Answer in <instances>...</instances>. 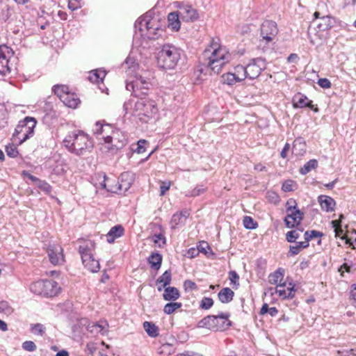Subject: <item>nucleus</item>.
I'll list each match as a JSON object with an SVG mask.
<instances>
[{
	"label": "nucleus",
	"instance_id": "1",
	"mask_svg": "<svg viewBox=\"0 0 356 356\" xmlns=\"http://www.w3.org/2000/svg\"><path fill=\"white\" fill-rule=\"evenodd\" d=\"M134 29V38L141 37L148 40L159 38L164 31L160 17L151 11L147 12L136 21Z\"/></svg>",
	"mask_w": 356,
	"mask_h": 356
},
{
	"label": "nucleus",
	"instance_id": "2",
	"mask_svg": "<svg viewBox=\"0 0 356 356\" xmlns=\"http://www.w3.org/2000/svg\"><path fill=\"white\" fill-rule=\"evenodd\" d=\"M63 144L68 152L76 156L90 152L93 148V143L89 136L81 130L69 132Z\"/></svg>",
	"mask_w": 356,
	"mask_h": 356
},
{
	"label": "nucleus",
	"instance_id": "3",
	"mask_svg": "<svg viewBox=\"0 0 356 356\" xmlns=\"http://www.w3.org/2000/svg\"><path fill=\"white\" fill-rule=\"evenodd\" d=\"M184 55V51L181 48L170 43L164 44L157 53V65L165 70H173L178 65Z\"/></svg>",
	"mask_w": 356,
	"mask_h": 356
},
{
	"label": "nucleus",
	"instance_id": "4",
	"mask_svg": "<svg viewBox=\"0 0 356 356\" xmlns=\"http://www.w3.org/2000/svg\"><path fill=\"white\" fill-rule=\"evenodd\" d=\"M213 51L209 56L207 65L212 72L218 74L222 67L232 59V55L225 47L218 46L213 41L211 44Z\"/></svg>",
	"mask_w": 356,
	"mask_h": 356
},
{
	"label": "nucleus",
	"instance_id": "5",
	"mask_svg": "<svg viewBox=\"0 0 356 356\" xmlns=\"http://www.w3.org/2000/svg\"><path fill=\"white\" fill-rule=\"evenodd\" d=\"M229 316V313H220L217 316L209 315L197 323V327L214 332L224 331L232 325Z\"/></svg>",
	"mask_w": 356,
	"mask_h": 356
},
{
	"label": "nucleus",
	"instance_id": "6",
	"mask_svg": "<svg viewBox=\"0 0 356 356\" xmlns=\"http://www.w3.org/2000/svg\"><path fill=\"white\" fill-rule=\"evenodd\" d=\"M157 112L154 102L145 98H139L134 103L132 115L138 118L142 122H147Z\"/></svg>",
	"mask_w": 356,
	"mask_h": 356
},
{
	"label": "nucleus",
	"instance_id": "7",
	"mask_svg": "<svg viewBox=\"0 0 356 356\" xmlns=\"http://www.w3.org/2000/svg\"><path fill=\"white\" fill-rule=\"evenodd\" d=\"M29 289L38 296L53 297L59 293L60 288L53 280H42L31 283Z\"/></svg>",
	"mask_w": 356,
	"mask_h": 356
},
{
	"label": "nucleus",
	"instance_id": "8",
	"mask_svg": "<svg viewBox=\"0 0 356 356\" xmlns=\"http://www.w3.org/2000/svg\"><path fill=\"white\" fill-rule=\"evenodd\" d=\"M278 33V28L276 22L272 20L264 21L260 29L261 39L259 41L258 47L265 51L270 43L273 42Z\"/></svg>",
	"mask_w": 356,
	"mask_h": 356
},
{
	"label": "nucleus",
	"instance_id": "9",
	"mask_svg": "<svg viewBox=\"0 0 356 356\" xmlns=\"http://www.w3.org/2000/svg\"><path fill=\"white\" fill-rule=\"evenodd\" d=\"M35 124V119L31 117H26L23 120L19 121L13 134V140L19 144L26 141L33 135Z\"/></svg>",
	"mask_w": 356,
	"mask_h": 356
},
{
	"label": "nucleus",
	"instance_id": "10",
	"mask_svg": "<svg viewBox=\"0 0 356 356\" xmlns=\"http://www.w3.org/2000/svg\"><path fill=\"white\" fill-rule=\"evenodd\" d=\"M152 84L147 79L142 76H136L133 80H127L126 89L131 92L136 97L144 98L147 95Z\"/></svg>",
	"mask_w": 356,
	"mask_h": 356
},
{
	"label": "nucleus",
	"instance_id": "11",
	"mask_svg": "<svg viewBox=\"0 0 356 356\" xmlns=\"http://www.w3.org/2000/svg\"><path fill=\"white\" fill-rule=\"evenodd\" d=\"M98 182L95 183L96 187L106 189L108 192L113 193H122L121 188L117 181L114 184L115 180L108 178L105 172H100L95 175V178Z\"/></svg>",
	"mask_w": 356,
	"mask_h": 356
},
{
	"label": "nucleus",
	"instance_id": "12",
	"mask_svg": "<svg viewBox=\"0 0 356 356\" xmlns=\"http://www.w3.org/2000/svg\"><path fill=\"white\" fill-rule=\"evenodd\" d=\"M13 51L6 45H0V74L5 76L12 71L10 59L13 56Z\"/></svg>",
	"mask_w": 356,
	"mask_h": 356
},
{
	"label": "nucleus",
	"instance_id": "13",
	"mask_svg": "<svg viewBox=\"0 0 356 356\" xmlns=\"http://www.w3.org/2000/svg\"><path fill=\"white\" fill-rule=\"evenodd\" d=\"M266 67L265 59L262 58L252 59L245 67L248 78L250 79L257 78Z\"/></svg>",
	"mask_w": 356,
	"mask_h": 356
},
{
	"label": "nucleus",
	"instance_id": "14",
	"mask_svg": "<svg viewBox=\"0 0 356 356\" xmlns=\"http://www.w3.org/2000/svg\"><path fill=\"white\" fill-rule=\"evenodd\" d=\"M47 254L52 264L60 265L63 263V249L59 244L50 243L47 247Z\"/></svg>",
	"mask_w": 356,
	"mask_h": 356
},
{
	"label": "nucleus",
	"instance_id": "15",
	"mask_svg": "<svg viewBox=\"0 0 356 356\" xmlns=\"http://www.w3.org/2000/svg\"><path fill=\"white\" fill-rule=\"evenodd\" d=\"M303 218V212L300 211L298 209H296L293 211H290L289 213H287L286 216L284 218V222L286 227L293 228L300 224Z\"/></svg>",
	"mask_w": 356,
	"mask_h": 356
},
{
	"label": "nucleus",
	"instance_id": "16",
	"mask_svg": "<svg viewBox=\"0 0 356 356\" xmlns=\"http://www.w3.org/2000/svg\"><path fill=\"white\" fill-rule=\"evenodd\" d=\"M319 13L316 12L314 13L315 20L314 23L316 25L318 31H325L331 29L334 24V18L330 16H323L318 18Z\"/></svg>",
	"mask_w": 356,
	"mask_h": 356
},
{
	"label": "nucleus",
	"instance_id": "17",
	"mask_svg": "<svg viewBox=\"0 0 356 356\" xmlns=\"http://www.w3.org/2000/svg\"><path fill=\"white\" fill-rule=\"evenodd\" d=\"M180 17L185 21H194L198 18L197 10L190 5H183L179 7Z\"/></svg>",
	"mask_w": 356,
	"mask_h": 356
},
{
	"label": "nucleus",
	"instance_id": "18",
	"mask_svg": "<svg viewBox=\"0 0 356 356\" xmlns=\"http://www.w3.org/2000/svg\"><path fill=\"white\" fill-rule=\"evenodd\" d=\"M44 114L42 117V121L47 125L52 124L58 118V113L52 107L49 103H46L44 108Z\"/></svg>",
	"mask_w": 356,
	"mask_h": 356
},
{
	"label": "nucleus",
	"instance_id": "19",
	"mask_svg": "<svg viewBox=\"0 0 356 356\" xmlns=\"http://www.w3.org/2000/svg\"><path fill=\"white\" fill-rule=\"evenodd\" d=\"M95 249V243L92 240H84L79 247V252L81 254V259H85V256H92Z\"/></svg>",
	"mask_w": 356,
	"mask_h": 356
},
{
	"label": "nucleus",
	"instance_id": "20",
	"mask_svg": "<svg viewBox=\"0 0 356 356\" xmlns=\"http://www.w3.org/2000/svg\"><path fill=\"white\" fill-rule=\"evenodd\" d=\"M118 181L122 193L127 192L134 182L133 174L129 172H124L120 175Z\"/></svg>",
	"mask_w": 356,
	"mask_h": 356
},
{
	"label": "nucleus",
	"instance_id": "21",
	"mask_svg": "<svg viewBox=\"0 0 356 356\" xmlns=\"http://www.w3.org/2000/svg\"><path fill=\"white\" fill-rule=\"evenodd\" d=\"M280 289H276V293L283 299H291L295 296V286L292 283H289V286L287 289H284L286 286V282L280 284L278 286Z\"/></svg>",
	"mask_w": 356,
	"mask_h": 356
},
{
	"label": "nucleus",
	"instance_id": "22",
	"mask_svg": "<svg viewBox=\"0 0 356 356\" xmlns=\"http://www.w3.org/2000/svg\"><path fill=\"white\" fill-rule=\"evenodd\" d=\"M108 324L106 321H101L99 322L88 324L87 330L88 332L94 334H100L102 335H104L108 331Z\"/></svg>",
	"mask_w": 356,
	"mask_h": 356
},
{
	"label": "nucleus",
	"instance_id": "23",
	"mask_svg": "<svg viewBox=\"0 0 356 356\" xmlns=\"http://www.w3.org/2000/svg\"><path fill=\"white\" fill-rule=\"evenodd\" d=\"M293 104L294 108L308 107L313 109L314 105L312 101L309 100L307 96L303 94L298 93L293 98Z\"/></svg>",
	"mask_w": 356,
	"mask_h": 356
},
{
	"label": "nucleus",
	"instance_id": "24",
	"mask_svg": "<svg viewBox=\"0 0 356 356\" xmlns=\"http://www.w3.org/2000/svg\"><path fill=\"white\" fill-rule=\"evenodd\" d=\"M318 201L323 211L331 212L334 210L336 202L332 197L321 195L318 196Z\"/></svg>",
	"mask_w": 356,
	"mask_h": 356
},
{
	"label": "nucleus",
	"instance_id": "25",
	"mask_svg": "<svg viewBox=\"0 0 356 356\" xmlns=\"http://www.w3.org/2000/svg\"><path fill=\"white\" fill-rule=\"evenodd\" d=\"M62 102L69 108H75L80 104V99L76 93L69 90L63 96Z\"/></svg>",
	"mask_w": 356,
	"mask_h": 356
},
{
	"label": "nucleus",
	"instance_id": "26",
	"mask_svg": "<svg viewBox=\"0 0 356 356\" xmlns=\"http://www.w3.org/2000/svg\"><path fill=\"white\" fill-rule=\"evenodd\" d=\"M124 229L121 225H117L111 227L106 234V241L109 243H112L114 241L120 238L124 234Z\"/></svg>",
	"mask_w": 356,
	"mask_h": 356
},
{
	"label": "nucleus",
	"instance_id": "27",
	"mask_svg": "<svg viewBox=\"0 0 356 356\" xmlns=\"http://www.w3.org/2000/svg\"><path fill=\"white\" fill-rule=\"evenodd\" d=\"M85 259H82V263L88 270L92 273H97L100 269V265L98 260L94 258L93 254L92 256H85Z\"/></svg>",
	"mask_w": 356,
	"mask_h": 356
},
{
	"label": "nucleus",
	"instance_id": "28",
	"mask_svg": "<svg viewBox=\"0 0 356 356\" xmlns=\"http://www.w3.org/2000/svg\"><path fill=\"white\" fill-rule=\"evenodd\" d=\"M172 280V273L170 270H165L156 280L158 291H161L163 288L167 287Z\"/></svg>",
	"mask_w": 356,
	"mask_h": 356
},
{
	"label": "nucleus",
	"instance_id": "29",
	"mask_svg": "<svg viewBox=\"0 0 356 356\" xmlns=\"http://www.w3.org/2000/svg\"><path fill=\"white\" fill-rule=\"evenodd\" d=\"M180 297L179 290L174 286H168L164 289L163 298L165 300L175 301Z\"/></svg>",
	"mask_w": 356,
	"mask_h": 356
},
{
	"label": "nucleus",
	"instance_id": "30",
	"mask_svg": "<svg viewBox=\"0 0 356 356\" xmlns=\"http://www.w3.org/2000/svg\"><path fill=\"white\" fill-rule=\"evenodd\" d=\"M234 296V291L228 287L222 289L218 294V299L222 303L230 302L233 300Z\"/></svg>",
	"mask_w": 356,
	"mask_h": 356
},
{
	"label": "nucleus",
	"instance_id": "31",
	"mask_svg": "<svg viewBox=\"0 0 356 356\" xmlns=\"http://www.w3.org/2000/svg\"><path fill=\"white\" fill-rule=\"evenodd\" d=\"M208 187L204 184H197L192 190L185 192V196L187 197H195L204 194L207 191Z\"/></svg>",
	"mask_w": 356,
	"mask_h": 356
},
{
	"label": "nucleus",
	"instance_id": "32",
	"mask_svg": "<svg viewBox=\"0 0 356 356\" xmlns=\"http://www.w3.org/2000/svg\"><path fill=\"white\" fill-rule=\"evenodd\" d=\"M162 255L158 252H153L148 257L147 261L152 269L159 270L161 266Z\"/></svg>",
	"mask_w": 356,
	"mask_h": 356
},
{
	"label": "nucleus",
	"instance_id": "33",
	"mask_svg": "<svg viewBox=\"0 0 356 356\" xmlns=\"http://www.w3.org/2000/svg\"><path fill=\"white\" fill-rule=\"evenodd\" d=\"M284 276V270L280 268L268 276L269 282L272 284L279 285L282 284Z\"/></svg>",
	"mask_w": 356,
	"mask_h": 356
},
{
	"label": "nucleus",
	"instance_id": "34",
	"mask_svg": "<svg viewBox=\"0 0 356 356\" xmlns=\"http://www.w3.org/2000/svg\"><path fill=\"white\" fill-rule=\"evenodd\" d=\"M180 15L179 11L177 13H170L168 16V26L170 27L173 31H177L180 29L179 18Z\"/></svg>",
	"mask_w": 356,
	"mask_h": 356
},
{
	"label": "nucleus",
	"instance_id": "35",
	"mask_svg": "<svg viewBox=\"0 0 356 356\" xmlns=\"http://www.w3.org/2000/svg\"><path fill=\"white\" fill-rule=\"evenodd\" d=\"M105 76L106 72L104 70H94L90 72L88 79L92 83H98L103 81Z\"/></svg>",
	"mask_w": 356,
	"mask_h": 356
},
{
	"label": "nucleus",
	"instance_id": "36",
	"mask_svg": "<svg viewBox=\"0 0 356 356\" xmlns=\"http://www.w3.org/2000/svg\"><path fill=\"white\" fill-rule=\"evenodd\" d=\"M305 141L302 138H298L293 142V153L302 154L305 152Z\"/></svg>",
	"mask_w": 356,
	"mask_h": 356
},
{
	"label": "nucleus",
	"instance_id": "37",
	"mask_svg": "<svg viewBox=\"0 0 356 356\" xmlns=\"http://www.w3.org/2000/svg\"><path fill=\"white\" fill-rule=\"evenodd\" d=\"M332 227L334 228L336 236L341 237V239H346V243L348 244L350 246H353V242H352L350 239L348 238L346 235L342 236L343 231L341 229L339 222L337 220H332Z\"/></svg>",
	"mask_w": 356,
	"mask_h": 356
},
{
	"label": "nucleus",
	"instance_id": "38",
	"mask_svg": "<svg viewBox=\"0 0 356 356\" xmlns=\"http://www.w3.org/2000/svg\"><path fill=\"white\" fill-rule=\"evenodd\" d=\"M143 328L147 334L151 337H156L159 335V328L153 323L145 321L143 323Z\"/></svg>",
	"mask_w": 356,
	"mask_h": 356
},
{
	"label": "nucleus",
	"instance_id": "39",
	"mask_svg": "<svg viewBox=\"0 0 356 356\" xmlns=\"http://www.w3.org/2000/svg\"><path fill=\"white\" fill-rule=\"evenodd\" d=\"M232 74L236 76L238 82H241L248 78L245 67L238 65L234 67Z\"/></svg>",
	"mask_w": 356,
	"mask_h": 356
},
{
	"label": "nucleus",
	"instance_id": "40",
	"mask_svg": "<svg viewBox=\"0 0 356 356\" xmlns=\"http://www.w3.org/2000/svg\"><path fill=\"white\" fill-rule=\"evenodd\" d=\"M307 241L298 242L296 245H291L289 248V256L297 255L302 249L309 247Z\"/></svg>",
	"mask_w": 356,
	"mask_h": 356
},
{
	"label": "nucleus",
	"instance_id": "41",
	"mask_svg": "<svg viewBox=\"0 0 356 356\" xmlns=\"http://www.w3.org/2000/svg\"><path fill=\"white\" fill-rule=\"evenodd\" d=\"M318 167V161L316 159H310L300 169L301 175H307L310 171Z\"/></svg>",
	"mask_w": 356,
	"mask_h": 356
},
{
	"label": "nucleus",
	"instance_id": "42",
	"mask_svg": "<svg viewBox=\"0 0 356 356\" xmlns=\"http://www.w3.org/2000/svg\"><path fill=\"white\" fill-rule=\"evenodd\" d=\"M52 91L62 102L63 96L69 91V88L65 85H55L52 88Z\"/></svg>",
	"mask_w": 356,
	"mask_h": 356
},
{
	"label": "nucleus",
	"instance_id": "43",
	"mask_svg": "<svg viewBox=\"0 0 356 356\" xmlns=\"http://www.w3.org/2000/svg\"><path fill=\"white\" fill-rule=\"evenodd\" d=\"M181 302H171L167 303L163 308V312L166 314H171L181 307Z\"/></svg>",
	"mask_w": 356,
	"mask_h": 356
},
{
	"label": "nucleus",
	"instance_id": "44",
	"mask_svg": "<svg viewBox=\"0 0 356 356\" xmlns=\"http://www.w3.org/2000/svg\"><path fill=\"white\" fill-rule=\"evenodd\" d=\"M107 129H112L110 124H106L104 125L100 122H97L92 131L94 134L99 135L106 132Z\"/></svg>",
	"mask_w": 356,
	"mask_h": 356
},
{
	"label": "nucleus",
	"instance_id": "45",
	"mask_svg": "<svg viewBox=\"0 0 356 356\" xmlns=\"http://www.w3.org/2000/svg\"><path fill=\"white\" fill-rule=\"evenodd\" d=\"M221 78L222 82L229 86H233L238 82L236 76H234V75L232 74V72H227L226 74H224Z\"/></svg>",
	"mask_w": 356,
	"mask_h": 356
},
{
	"label": "nucleus",
	"instance_id": "46",
	"mask_svg": "<svg viewBox=\"0 0 356 356\" xmlns=\"http://www.w3.org/2000/svg\"><path fill=\"white\" fill-rule=\"evenodd\" d=\"M31 333L38 336H43L45 333L46 328L41 323H35L31 325L30 329Z\"/></svg>",
	"mask_w": 356,
	"mask_h": 356
},
{
	"label": "nucleus",
	"instance_id": "47",
	"mask_svg": "<svg viewBox=\"0 0 356 356\" xmlns=\"http://www.w3.org/2000/svg\"><path fill=\"white\" fill-rule=\"evenodd\" d=\"M152 241L159 248H163L166 244V238L163 234H156L152 237Z\"/></svg>",
	"mask_w": 356,
	"mask_h": 356
},
{
	"label": "nucleus",
	"instance_id": "48",
	"mask_svg": "<svg viewBox=\"0 0 356 356\" xmlns=\"http://www.w3.org/2000/svg\"><path fill=\"white\" fill-rule=\"evenodd\" d=\"M245 228L248 229H254L257 227L258 224L254 219L250 216H245L243 220Z\"/></svg>",
	"mask_w": 356,
	"mask_h": 356
},
{
	"label": "nucleus",
	"instance_id": "49",
	"mask_svg": "<svg viewBox=\"0 0 356 356\" xmlns=\"http://www.w3.org/2000/svg\"><path fill=\"white\" fill-rule=\"evenodd\" d=\"M323 236V233L316 230L306 231L304 234L305 241L307 243L314 238H320Z\"/></svg>",
	"mask_w": 356,
	"mask_h": 356
},
{
	"label": "nucleus",
	"instance_id": "50",
	"mask_svg": "<svg viewBox=\"0 0 356 356\" xmlns=\"http://www.w3.org/2000/svg\"><path fill=\"white\" fill-rule=\"evenodd\" d=\"M172 353H174V348L170 343H164L158 349V353L160 355H170Z\"/></svg>",
	"mask_w": 356,
	"mask_h": 356
},
{
	"label": "nucleus",
	"instance_id": "51",
	"mask_svg": "<svg viewBox=\"0 0 356 356\" xmlns=\"http://www.w3.org/2000/svg\"><path fill=\"white\" fill-rule=\"evenodd\" d=\"M183 218H186V216L182 212L175 213L171 218V225L172 228H175L177 225H178L182 220Z\"/></svg>",
	"mask_w": 356,
	"mask_h": 356
},
{
	"label": "nucleus",
	"instance_id": "52",
	"mask_svg": "<svg viewBox=\"0 0 356 356\" xmlns=\"http://www.w3.org/2000/svg\"><path fill=\"white\" fill-rule=\"evenodd\" d=\"M36 185L41 191L47 194L50 193L52 191L51 185L44 180L40 179Z\"/></svg>",
	"mask_w": 356,
	"mask_h": 356
},
{
	"label": "nucleus",
	"instance_id": "53",
	"mask_svg": "<svg viewBox=\"0 0 356 356\" xmlns=\"http://www.w3.org/2000/svg\"><path fill=\"white\" fill-rule=\"evenodd\" d=\"M6 152L11 158L17 157L19 154L17 147L13 144H9L6 146Z\"/></svg>",
	"mask_w": 356,
	"mask_h": 356
},
{
	"label": "nucleus",
	"instance_id": "54",
	"mask_svg": "<svg viewBox=\"0 0 356 356\" xmlns=\"http://www.w3.org/2000/svg\"><path fill=\"white\" fill-rule=\"evenodd\" d=\"M267 200L274 204H277L280 202V198L278 194L274 191H268L266 193Z\"/></svg>",
	"mask_w": 356,
	"mask_h": 356
},
{
	"label": "nucleus",
	"instance_id": "55",
	"mask_svg": "<svg viewBox=\"0 0 356 356\" xmlns=\"http://www.w3.org/2000/svg\"><path fill=\"white\" fill-rule=\"evenodd\" d=\"M197 249L200 252H202L205 255H208L209 253L213 254L208 243L205 241L201 242L197 246Z\"/></svg>",
	"mask_w": 356,
	"mask_h": 356
},
{
	"label": "nucleus",
	"instance_id": "56",
	"mask_svg": "<svg viewBox=\"0 0 356 356\" xmlns=\"http://www.w3.org/2000/svg\"><path fill=\"white\" fill-rule=\"evenodd\" d=\"M296 183L292 180H287L282 184V189L284 192L293 191L296 189Z\"/></svg>",
	"mask_w": 356,
	"mask_h": 356
},
{
	"label": "nucleus",
	"instance_id": "57",
	"mask_svg": "<svg viewBox=\"0 0 356 356\" xmlns=\"http://www.w3.org/2000/svg\"><path fill=\"white\" fill-rule=\"evenodd\" d=\"M13 309L7 301H0V313L6 314H10L13 312Z\"/></svg>",
	"mask_w": 356,
	"mask_h": 356
},
{
	"label": "nucleus",
	"instance_id": "58",
	"mask_svg": "<svg viewBox=\"0 0 356 356\" xmlns=\"http://www.w3.org/2000/svg\"><path fill=\"white\" fill-rule=\"evenodd\" d=\"M213 305V300L211 298L204 297L202 299L200 307L203 309H209Z\"/></svg>",
	"mask_w": 356,
	"mask_h": 356
},
{
	"label": "nucleus",
	"instance_id": "59",
	"mask_svg": "<svg viewBox=\"0 0 356 356\" xmlns=\"http://www.w3.org/2000/svg\"><path fill=\"white\" fill-rule=\"evenodd\" d=\"M300 236L299 233L296 230H291L286 233V240L289 243H294Z\"/></svg>",
	"mask_w": 356,
	"mask_h": 356
},
{
	"label": "nucleus",
	"instance_id": "60",
	"mask_svg": "<svg viewBox=\"0 0 356 356\" xmlns=\"http://www.w3.org/2000/svg\"><path fill=\"white\" fill-rule=\"evenodd\" d=\"M22 347L24 350L29 352H33L37 349V346L32 341H26L22 343Z\"/></svg>",
	"mask_w": 356,
	"mask_h": 356
},
{
	"label": "nucleus",
	"instance_id": "61",
	"mask_svg": "<svg viewBox=\"0 0 356 356\" xmlns=\"http://www.w3.org/2000/svg\"><path fill=\"white\" fill-rule=\"evenodd\" d=\"M147 144V141L145 140H140L137 143V147L134 150V152L138 154H141L145 152L146 147L145 145Z\"/></svg>",
	"mask_w": 356,
	"mask_h": 356
},
{
	"label": "nucleus",
	"instance_id": "62",
	"mask_svg": "<svg viewBox=\"0 0 356 356\" xmlns=\"http://www.w3.org/2000/svg\"><path fill=\"white\" fill-rule=\"evenodd\" d=\"M229 279L232 284L236 285L237 286H239V275L236 271L231 270L229 273Z\"/></svg>",
	"mask_w": 356,
	"mask_h": 356
},
{
	"label": "nucleus",
	"instance_id": "63",
	"mask_svg": "<svg viewBox=\"0 0 356 356\" xmlns=\"http://www.w3.org/2000/svg\"><path fill=\"white\" fill-rule=\"evenodd\" d=\"M184 287L186 291H193L197 289V284L194 282L189 280L184 281Z\"/></svg>",
	"mask_w": 356,
	"mask_h": 356
},
{
	"label": "nucleus",
	"instance_id": "64",
	"mask_svg": "<svg viewBox=\"0 0 356 356\" xmlns=\"http://www.w3.org/2000/svg\"><path fill=\"white\" fill-rule=\"evenodd\" d=\"M317 83L323 89H328L331 88V82L328 79L326 78L319 79Z\"/></svg>",
	"mask_w": 356,
	"mask_h": 356
}]
</instances>
